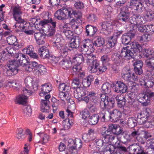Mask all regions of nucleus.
<instances>
[{
	"mask_svg": "<svg viewBox=\"0 0 154 154\" xmlns=\"http://www.w3.org/2000/svg\"><path fill=\"white\" fill-rule=\"evenodd\" d=\"M34 48L32 45H30L27 47V48H24L23 50V52H26V53L29 55L31 53L33 52Z\"/></svg>",
	"mask_w": 154,
	"mask_h": 154,
	"instance_id": "obj_57",
	"label": "nucleus"
},
{
	"mask_svg": "<svg viewBox=\"0 0 154 154\" xmlns=\"http://www.w3.org/2000/svg\"><path fill=\"white\" fill-rule=\"evenodd\" d=\"M54 16L59 20L67 19L69 17L70 18H73L74 16L79 22H82L81 12L79 11L76 12L69 8L57 10L54 14Z\"/></svg>",
	"mask_w": 154,
	"mask_h": 154,
	"instance_id": "obj_1",
	"label": "nucleus"
},
{
	"mask_svg": "<svg viewBox=\"0 0 154 154\" xmlns=\"http://www.w3.org/2000/svg\"><path fill=\"white\" fill-rule=\"evenodd\" d=\"M17 22L15 24V27L20 28L19 29H17V30L19 32H23L25 29H27V26L28 24L22 18L15 20Z\"/></svg>",
	"mask_w": 154,
	"mask_h": 154,
	"instance_id": "obj_16",
	"label": "nucleus"
},
{
	"mask_svg": "<svg viewBox=\"0 0 154 154\" xmlns=\"http://www.w3.org/2000/svg\"><path fill=\"white\" fill-rule=\"evenodd\" d=\"M137 28H135V29H138V30L140 32H148L147 31V27H149V26H147V27L145 25H138Z\"/></svg>",
	"mask_w": 154,
	"mask_h": 154,
	"instance_id": "obj_55",
	"label": "nucleus"
},
{
	"mask_svg": "<svg viewBox=\"0 0 154 154\" xmlns=\"http://www.w3.org/2000/svg\"><path fill=\"white\" fill-rule=\"evenodd\" d=\"M7 40L9 45H14V46H18V42L15 36L14 35L9 36L7 38Z\"/></svg>",
	"mask_w": 154,
	"mask_h": 154,
	"instance_id": "obj_37",
	"label": "nucleus"
},
{
	"mask_svg": "<svg viewBox=\"0 0 154 154\" xmlns=\"http://www.w3.org/2000/svg\"><path fill=\"white\" fill-rule=\"evenodd\" d=\"M141 0H131L130 7L138 12H141L143 6Z\"/></svg>",
	"mask_w": 154,
	"mask_h": 154,
	"instance_id": "obj_13",
	"label": "nucleus"
},
{
	"mask_svg": "<svg viewBox=\"0 0 154 154\" xmlns=\"http://www.w3.org/2000/svg\"><path fill=\"white\" fill-rule=\"evenodd\" d=\"M99 65V61L97 59H95L90 63L88 69L91 73L96 72L98 71Z\"/></svg>",
	"mask_w": 154,
	"mask_h": 154,
	"instance_id": "obj_19",
	"label": "nucleus"
},
{
	"mask_svg": "<svg viewBox=\"0 0 154 154\" xmlns=\"http://www.w3.org/2000/svg\"><path fill=\"white\" fill-rule=\"evenodd\" d=\"M88 19L90 22H92L97 20V17L94 14H91L88 17Z\"/></svg>",
	"mask_w": 154,
	"mask_h": 154,
	"instance_id": "obj_63",
	"label": "nucleus"
},
{
	"mask_svg": "<svg viewBox=\"0 0 154 154\" xmlns=\"http://www.w3.org/2000/svg\"><path fill=\"white\" fill-rule=\"evenodd\" d=\"M33 71L35 74L38 76L43 75L46 72V69L44 66L39 65L37 69H34Z\"/></svg>",
	"mask_w": 154,
	"mask_h": 154,
	"instance_id": "obj_32",
	"label": "nucleus"
},
{
	"mask_svg": "<svg viewBox=\"0 0 154 154\" xmlns=\"http://www.w3.org/2000/svg\"><path fill=\"white\" fill-rule=\"evenodd\" d=\"M136 139L141 144H143L146 142V139L144 137L143 135L140 134L136 137Z\"/></svg>",
	"mask_w": 154,
	"mask_h": 154,
	"instance_id": "obj_56",
	"label": "nucleus"
},
{
	"mask_svg": "<svg viewBox=\"0 0 154 154\" xmlns=\"http://www.w3.org/2000/svg\"><path fill=\"white\" fill-rule=\"evenodd\" d=\"M42 30L45 34V35L47 36L48 37H50L53 35L54 34L55 31V29L51 27L47 31L44 28L42 29Z\"/></svg>",
	"mask_w": 154,
	"mask_h": 154,
	"instance_id": "obj_47",
	"label": "nucleus"
},
{
	"mask_svg": "<svg viewBox=\"0 0 154 154\" xmlns=\"http://www.w3.org/2000/svg\"><path fill=\"white\" fill-rule=\"evenodd\" d=\"M143 124L144 125V126L146 128L151 127L152 126H154V122L152 121V120L150 121L147 120Z\"/></svg>",
	"mask_w": 154,
	"mask_h": 154,
	"instance_id": "obj_59",
	"label": "nucleus"
},
{
	"mask_svg": "<svg viewBox=\"0 0 154 154\" xmlns=\"http://www.w3.org/2000/svg\"><path fill=\"white\" fill-rule=\"evenodd\" d=\"M81 80L79 78H75L73 79L71 85L72 88L75 89L76 88L81 87Z\"/></svg>",
	"mask_w": 154,
	"mask_h": 154,
	"instance_id": "obj_38",
	"label": "nucleus"
},
{
	"mask_svg": "<svg viewBox=\"0 0 154 154\" xmlns=\"http://www.w3.org/2000/svg\"><path fill=\"white\" fill-rule=\"evenodd\" d=\"M138 101L141 103L143 106H146L150 103V100L146 94H141L138 96Z\"/></svg>",
	"mask_w": 154,
	"mask_h": 154,
	"instance_id": "obj_20",
	"label": "nucleus"
},
{
	"mask_svg": "<svg viewBox=\"0 0 154 154\" xmlns=\"http://www.w3.org/2000/svg\"><path fill=\"white\" fill-rule=\"evenodd\" d=\"M131 9V8L130 7L127 8L125 11L120 12L118 15L119 20L124 23L128 22L129 21V14L130 13L129 10Z\"/></svg>",
	"mask_w": 154,
	"mask_h": 154,
	"instance_id": "obj_12",
	"label": "nucleus"
},
{
	"mask_svg": "<svg viewBox=\"0 0 154 154\" xmlns=\"http://www.w3.org/2000/svg\"><path fill=\"white\" fill-rule=\"evenodd\" d=\"M129 148L133 152L134 154H137V152H138L141 149V147L139 146L137 143H134L129 146Z\"/></svg>",
	"mask_w": 154,
	"mask_h": 154,
	"instance_id": "obj_48",
	"label": "nucleus"
},
{
	"mask_svg": "<svg viewBox=\"0 0 154 154\" xmlns=\"http://www.w3.org/2000/svg\"><path fill=\"white\" fill-rule=\"evenodd\" d=\"M101 134L104 138V140L107 143H116L115 139L116 136L111 131H102Z\"/></svg>",
	"mask_w": 154,
	"mask_h": 154,
	"instance_id": "obj_11",
	"label": "nucleus"
},
{
	"mask_svg": "<svg viewBox=\"0 0 154 154\" xmlns=\"http://www.w3.org/2000/svg\"><path fill=\"white\" fill-rule=\"evenodd\" d=\"M7 85V86H8L16 90H18L21 87L20 82L17 80H13L9 81Z\"/></svg>",
	"mask_w": 154,
	"mask_h": 154,
	"instance_id": "obj_27",
	"label": "nucleus"
},
{
	"mask_svg": "<svg viewBox=\"0 0 154 154\" xmlns=\"http://www.w3.org/2000/svg\"><path fill=\"white\" fill-rule=\"evenodd\" d=\"M37 134L41 138L42 141V144H45L49 141V137L47 134L41 132L37 133Z\"/></svg>",
	"mask_w": 154,
	"mask_h": 154,
	"instance_id": "obj_40",
	"label": "nucleus"
},
{
	"mask_svg": "<svg viewBox=\"0 0 154 154\" xmlns=\"http://www.w3.org/2000/svg\"><path fill=\"white\" fill-rule=\"evenodd\" d=\"M94 42L89 39L83 41L80 46L82 51L85 52L89 51L88 53L94 51L95 47H100L104 44V40L101 37H97Z\"/></svg>",
	"mask_w": 154,
	"mask_h": 154,
	"instance_id": "obj_2",
	"label": "nucleus"
},
{
	"mask_svg": "<svg viewBox=\"0 0 154 154\" xmlns=\"http://www.w3.org/2000/svg\"><path fill=\"white\" fill-rule=\"evenodd\" d=\"M74 6L77 9H83L84 7V5L83 2L80 1L75 3Z\"/></svg>",
	"mask_w": 154,
	"mask_h": 154,
	"instance_id": "obj_60",
	"label": "nucleus"
},
{
	"mask_svg": "<svg viewBox=\"0 0 154 154\" xmlns=\"http://www.w3.org/2000/svg\"><path fill=\"white\" fill-rule=\"evenodd\" d=\"M28 88H23L22 94L17 96L16 98L15 102L20 104L24 105L26 103V100L29 96L27 93Z\"/></svg>",
	"mask_w": 154,
	"mask_h": 154,
	"instance_id": "obj_9",
	"label": "nucleus"
},
{
	"mask_svg": "<svg viewBox=\"0 0 154 154\" xmlns=\"http://www.w3.org/2000/svg\"><path fill=\"white\" fill-rule=\"evenodd\" d=\"M85 33L87 36L92 37L93 36L97 31L96 27L91 25H87L85 27Z\"/></svg>",
	"mask_w": 154,
	"mask_h": 154,
	"instance_id": "obj_22",
	"label": "nucleus"
},
{
	"mask_svg": "<svg viewBox=\"0 0 154 154\" xmlns=\"http://www.w3.org/2000/svg\"><path fill=\"white\" fill-rule=\"evenodd\" d=\"M80 115L83 119H85L89 116L90 112L87 109H85L80 112Z\"/></svg>",
	"mask_w": 154,
	"mask_h": 154,
	"instance_id": "obj_54",
	"label": "nucleus"
},
{
	"mask_svg": "<svg viewBox=\"0 0 154 154\" xmlns=\"http://www.w3.org/2000/svg\"><path fill=\"white\" fill-rule=\"evenodd\" d=\"M99 119V116L98 114H94L90 117L88 122L91 125H95L98 123Z\"/></svg>",
	"mask_w": 154,
	"mask_h": 154,
	"instance_id": "obj_36",
	"label": "nucleus"
},
{
	"mask_svg": "<svg viewBox=\"0 0 154 154\" xmlns=\"http://www.w3.org/2000/svg\"><path fill=\"white\" fill-rule=\"evenodd\" d=\"M74 144L73 147L77 149L80 148L82 146V141L80 139L76 138L74 140Z\"/></svg>",
	"mask_w": 154,
	"mask_h": 154,
	"instance_id": "obj_52",
	"label": "nucleus"
},
{
	"mask_svg": "<svg viewBox=\"0 0 154 154\" xmlns=\"http://www.w3.org/2000/svg\"><path fill=\"white\" fill-rule=\"evenodd\" d=\"M154 83L151 80H147L146 82H145L144 85L146 88H151L153 86Z\"/></svg>",
	"mask_w": 154,
	"mask_h": 154,
	"instance_id": "obj_64",
	"label": "nucleus"
},
{
	"mask_svg": "<svg viewBox=\"0 0 154 154\" xmlns=\"http://www.w3.org/2000/svg\"><path fill=\"white\" fill-rule=\"evenodd\" d=\"M100 98L101 100L100 106L102 109H109L112 108L114 106L115 101L113 98L106 96L105 95H101Z\"/></svg>",
	"mask_w": 154,
	"mask_h": 154,
	"instance_id": "obj_5",
	"label": "nucleus"
},
{
	"mask_svg": "<svg viewBox=\"0 0 154 154\" xmlns=\"http://www.w3.org/2000/svg\"><path fill=\"white\" fill-rule=\"evenodd\" d=\"M142 51L141 46L137 42H135L132 45L123 47L120 54L125 59L129 60L134 58V54L136 53L141 52Z\"/></svg>",
	"mask_w": 154,
	"mask_h": 154,
	"instance_id": "obj_3",
	"label": "nucleus"
},
{
	"mask_svg": "<svg viewBox=\"0 0 154 154\" xmlns=\"http://www.w3.org/2000/svg\"><path fill=\"white\" fill-rule=\"evenodd\" d=\"M122 116L121 112L117 109L113 110L109 116L110 120L115 122L120 119Z\"/></svg>",
	"mask_w": 154,
	"mask_h": 154,
	"instance_id": "obj_18",
	"label": "nucleus"
},
{
	"mask_svg": "<svg viewBox=\"0 0 154 154\" xmlns=\"http://www.w3.org/2000/svg\"><path fill=\"white\" fill-rule=\"evenodd\" d=\"M101 90L102 92L105 93H109L110 92L111 88L109 84L106 82L101 87Z\"/></svg>",
	"mask_w": 154,
	"mask_h": 154,
	"instance_id": "obj_49",
	"label": "nucleus"
},
{
	"mask_svg": "<svg viewBox=\"0 0 154 154\" xmlns=\"http://www.w3.org/2000/svg\"><path fill=\"white\" fill-rule=\"evenodd\" d=\"M128 88L126 85L120 81H117L113 86V89L116 92L120 93H125Z\"/></svg>",
	"mask_w": 154,
	"mask_h": 154,
	"instance_id": "obj_10",
	"label": "nucleus"
},
{
	"mask_svg": "<svg viewBox=\"0 0 154 154\" xmlns=\"http://www.w3.org/2000/svg\"><path fill=\"white\" fill-rule=\"evenodd\" d=\"M122 75L125 80L129 82H133L138 80L139 78L131 71L130 69L124 68L122 72Z\"/></svg>",
	"mask_w": 154,
	"mask_h": 154,
	"instance_id": "obj_6",
	"label": "nucleus"
},
{
	"mask_svg": "<svg viewBox=\"0 0 154 154\" xmlns=\"http://www.w3.org/2000/svg\"><path fill=\"white\" fill-rule=\"evenodd\" d=\"M124 132L120 127L116 125V127H115L114 130H113V133L114 134L117 135V138H118L119 137L120 135L122 134Z\"/></svg>",
	"mask_w": 154,
	"mask_h": 154,
	"instance_id": "obj_51",
	"label": "nucleus"
},
{
	"mask_svg": "<svg viewBox=\"0 0 154 154\" xmlns=\"http://www.w3.org/2000/svg\"><path fill=\"white\" fill-rule=\"evenodd\" d=\"M84 52H85L84 51ZM89 51H88L87 52H88V53H90V54H87V56H86L87 58V63L88 64V63H91V62L93 60H94V58H95V56L94 55H93L92 54H91V53L92 52H89Z\"/></svg>",
	"mask_w": 154,
	"mask_h": 154,
	"instance_id": "obj_53",
	"label": "nucleus"
},
{
	"mask_svg": "<svg viewBox=\"0 0 154 154\" xmlns=\"http://www.w3.org/2000/svg\"><path fill=\"white\" fill-rule=\"evenodd\" d=\"M149 112L146 110H145L138 113L137 118H149Z\"/></svg>",
	"mask_w": 154,
	"mask_h": 154,
	"instance_id": "obj_50",
	"label": "nucleus"
},
{
	"mask_svg": "<svg viewBox=\"0 0 154 154\" xmlns=\"http://www.w3.org/2000/svg\"><path fill=\"white\" fill-rule=\"evenodd\" d=\"M134 68H142L143 63L141 60H137L134 63Z\"/></svg>",
	"mask_w": 154,
	"mask_h": 154,
	"instance_id": "obj_62",
	"label": "nucleus"
},
{
	"mask_svg": "<svg viewBox=\"0 0 154 154\" xmlns=\"http://www.w3.org/2000/svg\"><path fill=\"white\" fill-rule=\"evenodd\" d=\"M41 89L44 92L49 93L52 90V86L50 83H45L42 85Z\"/></svg>",
	"mask_w": 154,
	"mask_h": 154,
	"instance_id": "obj_43",
	"label": "nucleus"
},
{
	"mask_svg": "<svg viewBox=\"0 0 154 154\" xmlns=\"http://www.w3.org/2000/svg\"><path fill=\"white\" fill-rule=\"evenodd\" d=\"M116 146V148L118 149L119 151H122L124 152L128 151L127 149L125 147L123 146L122 145L120 144L119 143H118Z\"/></svg>",
	"mask_w": 154,
	"mask_h": 154,
	"instance_id": "obj_61",
	"label": "nucleus"
},
{
	"mask_svg": "<svg viewBox=\"0 0 154 154\" xmlns=\"http://www.w3.org/2000/svg\"><path fill=\"white\" fill-rule=\"evenodd\" d=\"M31 86H26L24 88H28V90H27V91L28 92L27 93L29 94V95H30L32 94V93L35 91L37 90L38 89V84L36 83H35L33 85H31Z\"/></svg>",
	"mask_w": 154,
	"mask_h": 154,
	"instance_id": "obj_41",
	"label": "nucleus"
},
{
	"mask_svg": "<svg viewBox=\"0 0 154 154\" xmlns=\"http://www.w3.org/2000/svg\"><path fill=\"white\" fill-rule=\"evenodd\" d=\"M96 144L98 148H103V146H106V142H103L102 140H98L96 142Z\"/></svg>",
	"mask_w": 154,
	"mask_h": 154,
	"instance_id": "obj_58",
	"label": "nucleus"
},
{
	"mask_svg": "<svg viewBox=\"0 0 154 154\" xmlns=\"http://www.w3.org/2000/svg\"><path fill=\"white\" fill-rule=\"evenodd\" d=\"M22 12L19 7L15 6L13 9L12 14L15 20L21 18Z\"/></svg>",
	"mask_w": 154,
	"mask_h": 154,
	"instance_id": "obj_25",
	"label": "nucleus"
},
{
	"mask_svg": "<svg viewBox=\"0 0 154 154\" xmlns=\"http://www.w3.org/2000/svg\"><path fill=\"white\" fill-rule=\"evenodd\" d=\"M19 66V64L18 63V61L14 60H9L6 67H8L6 72L7 75L11 76L16 74L18 71L17 68Z\"/></svg>",
	"mask_w": 154,
	"mask_h": 154,
	"instance_id": "obj_7",
	"label": "nucleus"
},
{
	"mask_svg": "<svg viewBox=\"0 0 154 154\" xmlns=\"http://www.w3.org/2000/svg\"><path fill=\"white\" fill-rule=\"evenodd\" d=\"M16 50L11 47H8L2 51L1 59L2 60H7L11 58L12 57H16Z\"/></svg>",
	"mask_w": 154,
	"mask_h": 154,
	"instance_id": "obj_8",
	"label": "nucleus"
},
{
	"mask_svg": "<svg viewBox=\"0 0 154 154\" xmlns=\"http://www.w3.org/2000/svg\"><path fill=\"white\" fill-rule=\"evenodd\" d=\"M134 36V35L131 33L124 34L121 37L122 43L125 45L128 44Z\"/></svg>",
	"mask_w": 154,
	"mask_h": 154,
	"instance_id": "obj_26",
	"label": "nucleus"
},
{
	"mask_svg": "<svg viewBox=\"0 0 154 154\" xmlns=\"http://www.w3.org/2000/svg\"><path fill=\"white\" fill-rule=\"evenodd\" d=\"M38 53L43 59L48 58L50 56L49 50L45 46H42L39 48L38 50Z\"/></svg>",
	"mask_w": 154,
	"mask_h": 154,
	"instance_id": "obj_21",
	"label": "nucleus"
},
{
	"mask_svg": "<svg viewBox=\"0 0 154 154\" xmlns=\"http://www.w3.org/2000/svg\"><path fill=\"white\" fill-rule=\"evenodd\" d=\"M123 137H119L118 139L122 143L125 144L131 140L130 135L127 132H124L121 134Z\"/></svg>",
	"mask_w": 154,
	"mask_h": 154,
	"instance_id": "obj_34",
	"label": "nucleus"
},
{
	"mask_svg": "<svg viewBox=\"0 0 154 154\" xmlns=\"http://www.w3.org/2000/svg\"><path fill=\"white\" fill-rule=\"evenodd\" d=\"M100 24L103 31H110L113 28L112 23L110 21H104Z\"/></svg>",
	"mask_w": 154,
	"mask_h": 154,
	"instance_id": "obj_29",
	"label": "nucleus"
},
{
	"mask_svg": "<svg viewBox=\"0 0 154 154\" xmlns=\"http://www.w3.org/2000/svg\"><path fill=\"white\" fill-rule=\"evenodd\" d=\"M80 39L79 36H73L71 39V42L68 44V45L72 48L77 49L80 46Z\"/></svg>",
	"mask_w": 154,
	"mask_h": 154,
	"instance_id": "obj_17",
	"label": "nucleus"
},
{
	"mask_svg": "<svg viewBox=\"0 0 154 154\" xmlns=\"http://www.w3.org/2000/svg\"><path fill=\"white\" fill-rule=\"evenodd\" d=\"M74 91V95L75 98L79 99L86 95L85 90L82 87L76 88Z\"/></svg>",
	"mask_w": 154,
	"mask_h": 154,
	"instance_id": "obj_23",
	"label": "nucleus"
},
{
	"mask_svg": "<svg viewBox=\"0 0 154 154\" xmlns=\"http://www.w3.org/2000/svg\"><path fill=\"white\" fill-rule=\"evenodd\" d=\"M132 19L133 21V26L134 28H137L138 25L144 23L145 22L143 17L138 14H133Z\"/></svg>",
	"mask_w": 154,
	"mask_h": 154,
	"instance_id": "obj_15",
	"label": "nucleus"
},
{
	"mask_svg": "<svg viewBox=\"0 0 154 154\" xmlns=\"http://www.w3.org/2000/svg\"><path fill=\"white\" fill-rule=\"evenodd\" d=\"M68 26L65 25L63 27V32L66 38H71L72 36H73V32L70 30L68 27L67 28Z\"/></svg>",
	"mask_w": 154,
	"mask_h": 154,
	"instance_id": "obj_33",
	"label": "nucleus"
},
{
	"mask_svg": "<svg viewBox=\"0 0 154 154\" xmlns=\"http://www.w3.org/2000/svg\"><path fill=\"white\" fill-rule=\"evenodd\" d=\"M84 58L83 57L81 54H77L75 57L73 58V62L75 63L76 65L73 66L72 68V72L73 74H77L79 73L78 75H80L81 77H83L84 76L85 74L82 71V68L80 65L84 61Z\"/></svg>",
	"mask_w": 154,
	"mask_h": 154,
	"instance_id": "obj_4",
	"label": "nucleus"
},
{
	"mask_svg": "<svg viewBox=\"0 0 154 154\" xmlns=\"http://www.w3.org/2000/svg\"><path fill=\"white\" fill-rule=\"evenodd\" d=\"M50 97V94L46 95L45 96V100H42L41 101V109L42 111L43 112H49L50 107L49 106V101L48 99Z\"/></svg>",
	"mask_w": 154,
	"mask_h": 154,
	"instance_id": "obj_14",
	"label": "nucleus"
},
{
	"mask_svg": "<svg viewBox=\"0 0 154 154\" xmlns=\"http://www.w3.org/2000/svg\"><path fill=\"white\" fill-rule=\"evenodd\" d=\"M146 66L151 70L154 69V58H150L145 61Z\"/></svg>",
	"mask_w": 154,
	"mask_h": 154,
	"instance_id": "obj_44",
	"label": "nucleus"
},
{
	"mask_svg": "<svg viewBox=\"0 0 154 154\" xmlns=\"http://www.w3.org/2000/svg\"><path fill=\"white\" fill-rule=\"evenodd\" d=\"M94 80V78L92 75H89L87 76L83 80L82 83L83 86L85 87H89Z\"/></svg>",
	"mask_w": 154,
	"mask_h": 154,
	"instance_id": "obj_30",
	"label": "nucleus"
},
{
	"mask_svg": "<svg viewBox=\"0 0 154 154\" xmlns=\"http://www.w3.org/2000/svg\"><path fill=\"white\" fill-rule=\"evenodd\" d=\"M34 36L38 44L43 45L45 43V36L42 33L40 32L36 33Z\"/></svg>",
	"mask_w": 154,
	"mask_h": 154,
	"instance_id": "obj_28",
	"label": "nucleus"
},
{
	"mask_svg": "<svg viewBox=\"0 0 154 154\" xmlns=\"http://www.w3.org/2000/svg\"><path fill=\"white\" fill-rule=\"evenodd\" d=\"M16 57L17 59V60L16 61H18V63L21 66H23L25 65L26 63H28V59L27 57L21 53H20L16 55Z\"/></svg>",
	"mask_w": 154,
	"mask_h": 154,
	"instance_id": "obj_24",
	"label": "nucleus"
},
{
	"mask_svg": "<svg viewBox=\"0 0 154 154\" xmlns=\"http://www.w3.org/2000/svg\"><path fill=\"white\" fill-rule=\"evenodd\" d=\"M123 58H124L120 54V55L115 56L113 60L114 63L118 66L122 64L124 61Z\"/></svg>",
	"mask_w": 154,
	"mask_h": 154,
	"instance_id": "obj_46",
	"label": "nucleus"
},
{
	"mask_svg": "<svg viewBox=\"0 0 154 154\" xmlns=\"http://www.w3.org/2000/svg\"><path fill=\"white\" fill-rule=\"evenodd\" d=\"M60 65L64 69H68L72 66V63L70 61L66 59H63L59 63Z\"/></svg>",
	"mask_w": 154,
	"mask_h": 154,
	"instance_id": "obj_31",
	"label": "nucleus"
},
{
	"mask_svg": "<svg viewBox=\"0 0 154 154\" xmlns=\"http://www.w3.org/2000/svg\"><path fill=\"white\" fill-rule=\"evenodd\" d=\"M23 110L24 116L27 117L31 116L32 112V110L30 106H24Z\"/></svg>",
	"mask_w": 154,
	"mask_h": 154,
	"instance_id": "obj_45",
	"label": "nucleus"
},
{
	"mask_svg": "<svg viewBox=\"0 0 154 154\" xmlns=\"http://www.w3.org/2000/svg\"><path fill=\"white\" fill-rule=\"evenodd\" d=\"M137 120L135 118L130 117L128 119V125L130 128H133L137 125Z\"/></svg>",
	"mask_w": 154,
	"mask_h": 154,
	"instance_id": "obj_42",
	"label": "nucleus"
},
{
	"mask_svg": "<svg viewBox=\"0 0 154 154\" xmlns=\"http://www.w3.org/2000/svg\"><path fill=\"white\" fill-rule=\"evenodd\" d=\"M117 38L113 36L110 37L108 40L107 43V46L109 48H112L114 47L117 42Z\"/></svg>",
	"mask_w": 154,
	"mask_h": 154,
	"instance_id": "obj_39",
	"label": "nucleus"
},
{
	"mask_svg": "<svg viewBox=\"0 0 154 154\" xmlns=\"http://www.w3.org/2000/svg\"><path fill=\"white\" fill-rule=\"evenodd\" d=\"M54 43V46L57 49H60L63 45V40L61 36L59 35Z\"/></svg>",
	"mask_w": 154,
	"mask_h": 154,
	"instance_id": "obj_35",
	"label": "nucleus"
}]
</instances>
